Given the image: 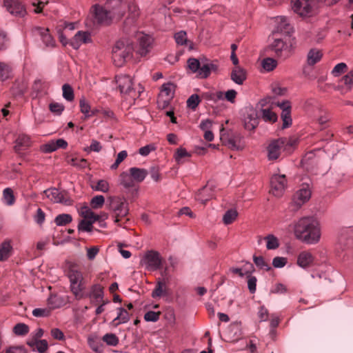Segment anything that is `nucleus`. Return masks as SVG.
<instances>
[{
  "label": "nucleus",
  "mask_w": 353,
  "mask_h": 353,
  "mask_svg": "<svg viewBox=\"0 0 353 353\" xmlns=\"http://www.w3.org/2000/svg\"><path fill=\"white\" fill-rule=\"evenodd\" d=\"M41 39L47 48H53L56 46V41L52 36L49 33L48 28H37Z\"/></svg>",
  "instance_id": "21"
},
{
  "label": "nucleus",
  "mask_w": 353,
  "mask_h": 353,
  "mask_svg": "<svg viewBox=\"0 0 353 353\" xmlns=\"http://www.w3.org/2000/svg\"><path fill=\"white\" fill-rule=\"evenodd\" d=\"M311 197V191L308 187H303L295 194L292 204L296 208H301L305 203L309 201Z\"/></svg>",
  "instance_id": "19"
},
{
  "label": "nucleus",
  "mask_w": 353,
  "mask_h": 353,
  "mask_svg": "<svg viewBox=\"0 0 353 353\" xmlns=\"http://www.w3.org/2000/svg\"><path fill=\"white\" fill-rule=\"evenodd\" d=\"M63 97L68 101L74 100V90L69 84H64L62 86Z\"/></svg>",
  "instance_id": "42"
},
{
  "label": "nucleus",
  "mask_w": 353,
  "mask_h": 353,
  "mask_svg": "<svg viewBox=\"0 0 353 353\" xmlns=\"http://www.w3.org/2000/svg\"><path fill=\"white\" fill-rule=\"evenodd\" d=\"M230 78L235 83L242 85L247 79V72L241 66H236L231 71Z\"/></svg>",
  "instance_id": "22"
},
{
  "label": "nucleus",
  "mask_w": 353,
  "mask_h": 353,
  "mask_svg": "<svg viewBox=\"0 0 353 353\" xmlns=\"http://www.w3.org/2000/svg\"><path fill=\"white\" fill-rule=\"evenodd\" d=\"M116 82L118 85L121 94L127 100L134 101L140 94L143 91V88L139 85L138 90H137L133 87V82L132 78L126 74H119L116 77Z\"/></svg>",
  "instance_id": "4"
},
{
  "label": "nucleus",
  "mask_w": 353,
  "mask_h": 353,
  "mask_svg": "<svg viewBox=\"0 0 353 353\" xmlns=\"http://www.w3.org/2000/svg\"><path fill=\"white\" fill-rule=\"evenodd\" d=\"M175 88L174 84L170 82L162 85L157 99V104L159 108L164 109L170 105V101L174 95Z\"/></svg>",
  "instance_id": "7"
},
{
  "label": "nucleus",
  "mask_w": 353,
  "mask_h": 353,
  "mask_svg": "<svg viewBox=\"0 0 353 353\" xmlns=\"http://www.w3.org/2000/svg\"><path fill=\"white\" fill-rule=\"evenodd\" d=\"M103 341L109 345L116 346L119 343L117 336L114 334H105L103 336Z\"/></svg>",
  "instance_id": "55"
},
{
  "label": "nucleus",
  "mask_w": 353,
  "mask_h": 353,
  "mask_svg": "<svg viewBox=\"0 0 353 353\" xmlns=\"http://www.w3.org/2000/svg\"><path fill=\"white\" fill-rule=\"evenodd\" d=\"M67 276L70 281V289L76 300H81L82 292L86 290V281L79 265L74 263L68 265Z\"/></svg>",
  "instance_id": "2"
},
{
  "label": "nucleus",
  "mask_w": 353,
  "mask_h": 353,
  "mask_svg": "<svg viewBox=\"0 0 353 353\" xmlns=\"http://www.w3.org/2000/svg\"><path fill=\"white\" fill-rule=\"evenodd\" d=\"M29 332V327L25 323H17L13 327V332L17 336H24Z\"/></svg>",
  "instance_id": "45"
},
{
  "label": "nucleus",
  "mask_w": 353,
  "mask_h": 353,
  "mask_svg": "<svg viewBox=\"0 0 353 353\" xmlns=\"http://www.w3.org/2000/svg\"><path fill=\"white\" fill-rule=\"evenodd\" d=\"M28 345L33 349L36 348L40 353L46 352L48 347L47 341L44 339L29 341Z\"/></svg>",
  "instance_id": "34"
},
{
  "label": "nucleus",
  "mask_w": 353,
  "mask_h": 353,
  "mask_svg": "<svg viewBox=\"0 0 353 353\" xmlns=\"http://www.w3.org/2000/svg\"><path fill=\"white\" fill-rule=\"evenodd\" d=\"M81 215L83 219L91 220L92 222H96L100 219L101 216L96 214L88 206L82 207L81 209Z\"/></svg>",
  "instance_id": "32"
},
{
  "label": "nucleus",
  "mask_w": 353,
  "mask_h": 353,
  "mask_svg": "<svg viewBox=\"0 0 353 353\" xmlns=\"http://www.w3.org/2000/svg\"><path fill=\"white\" fill-rule=\"evenodd\" d=\"M213 196L214 191L212 188L206 185L198 191L195 196V199L203 204H205L207 201L210 200Z\"/></svg>",
  "instance_id": "24"
},
{
  "label": "nucleus",
  "mask_w": 353,
  "mask_h": 353,
  "mask_svg": "<svg viewBox=\"0 0 353 353\" xmlns=\"http://www.w3.org/2000/svg\"><path fill=\"white\" fill-rule=\"evenodd\" d=\"M187 63L188 68L193 73L197 72L201 65L199 61L195 58L188 59Z\"/></svg>",
  "instance_id": "56"
},
{
  "label": "nucleus",
  "mask_w": 353,
  "mask_h": 353,
  "mask_svg": "<svg viewBox=\"0 0 353 353\" xmlns=\"http://www.w3.org/2000/svg\"><path fill=\"white\" fill-rule=\"evenodd\" d=\"M91 42L90 34L88 32L78 31L70 41V46L77 50L83 43Z\"/></svg>",
  "instance_id": "20"
},
{
  "label": "nucleus",
  "mask_w": 353,
  "mask_h": 353,
  "mask_svg": "<svg viewBox=\"0 0 353 353\" xmlns=\"http://www.w3.org/2000/svg\"><path fill=\"white\" fill-rule=\"evenodd\" d=\"M201 102L199 96L196 94H192L187 100V106L192 109L195 110Z\"/></svg>",
  "instance_id": "51"
},
{
  "label": "nucleus",
  "mask_w": 353,
  "mask_h": 353,
  "mask_svg": "<svg viewBox=\"0 0 353 353\" xmlns=\"http://www.w3.org/2000/svg\"><path fill=\"white\" fill-rule=\"evenodd\" d=\"M295 237L307 243L316 244L321 239V230L319 223L311 217H303L294 225Z\"/></svg>",
  "instance_id": "1"
},
{
  "label": "nucleus",
  "mask_w": 353,
  "mask_h": 353,
  "mask_svg": "<svg viewBox=\"0 0 353 353\" xmlns=\"http://www.w3.org/2000/svg\"><path fill=\"white\" fill-rule=\"evenodd\" d=\"M263 68L267 71H272L277 65V61L272 58H265L262 61L261 63Z\"/></svg>",
  "instance_id": "40"
},
{
  "label": "nucleus",
  "mask_w": 353,
  "mask_h": 353,
  "mask_svg": "<svg viewBox=\"0 0 353 353\" xmlns=\"http://www.w3.org/2000/svg\"><path fill=\"white\" fill-rule=\"evenodd\" d=\"M341 83H342L345 87L342 85L339 86L338 90L341 89L343 93L349 92L352 90L353 85V70L350 71L341 79Z\"/></svg>",
  "instance_id": "29"
},
{
  "label": "nucleus",
  "mask_w": 353,
  "mask_h": 353,
  "mask_svg": "<svg viewBox=\"0 0 353 353\" xmlns=\"http://www.w3.org/2000/svg\"><path fill=\"white\" fill-rule=\"evenodd\" d=\"M323 57L322 52L316 48L311 49L307 55V63L309 65H314L319 62Z\"/></svg>",
  "instance_id": "30"
},
{
  "label": "nucleus",
  "mask_w": 353,
  "mask_h": 353,
  "mask_svg": "<svg viewBox=\"0 0 353 353\" xmlns=\"http://www.w3.org/2000/svg\"><path fill=\"white\" fill-rule=\"evenodd\" d=\"M245 265L248 266V270H245V272H243V268H232L231 271L234 274H238L241 277L246 276L248 274L252 273L254 271V265L251 263L247 262Z\"/></svg>",
  "instance_id": "43"
},
{
  "label": "nucleus",
  "mask_w": 353,
  "mask_h": 353,
  "mask_svg": "<svg viewBox=\"0 0 353 353\" xmlns=\"http://www.w3.org/2000/svg\"><path fill=\"white\" fill-rule=\"evenodd\" d=\"M347 69V66L345 63H339L336 64L332 70V74L334 77H339L341 74L345 73Z\"/></svg>",
  "instance_id": "53"
},
{
  "label": "nucleus",
  "mask_w": 353,
  "mask_h": 353,
  "mask_svg": "<svg viewBox=\"0 0 353 353\" xmlns=\"http://www.w3.org/2000/svg\"><path fill=\"white\" fill-rule=\"evenodd\" d=\"M246 276L248 279V290L251 294H254L256 290L257 279L256 276L252 275V273L248 274Z\"/></svg>",
  "instance_id": "50"
},
{
  "label": "nucleus",
  "mask_w": 353,
  "mask_h": 353,
  "mask_svg": "<svg viewBox=\"0 0 353 353\" xmlns=\"http://www.w3.org/2000/svg\"><path fill=\"white\" fill-rule=\"evenodd\" d=\"M237 216L238 212L236 210H228L225 212L223 216V221L225 225H229L236 219Z\"/></svg>",
  "instance_id": "39"
},
{
  "label": "nucleus",
  "mask_w": 353,
  "mask_h": 353,
  "mask_svg": "<svg viewBox=\"0 0 353 353\" xmlns=\"http://www.w3.org/2000/svg\"><path fill=\"white\" fill-rule=\"evenodd\" d=\"M339 243L344 249L353 248V226L341 230Z\"/></svg>",
  "instance_id": "17"
},
{
  "label": "nucleus",
  "mask_w": 353,
  "mask_h": 353,
  "mask_svg": "<svg viewBox=\"0 0 353 353\" xmlns=\"http://www.w3.org/2000/svg\"><path fill=\"white\" fill-rule=\"evenodd\" d=\"M45 195L52 202L62 203L65 205H72L73 201L65 192H60L57 188H50L44 190Z\"/></svg>",
  "instance_id": "8"
},
{
  "label": "nucleus",
  "mask_w": 353,
  "mask_h": 353,
  "mask_svg": "<svg viewBox=\"0 0 353 353\" xmlns=\"http://www.w3.org/2000/svg\"><path fill=\"white\" fill-rule=\"evenodd\" d=\"M271 50L276 56L285 59L290 54V48L282 39H276L271 44Z\"/></svg>",
  "instance_id": "16"
},
{
  "label": "nucleus",
  "mask_w": 353,
  "mask_h": 353,
  "mask_svg": "<svg viewBox=\"0 0 353 353\" xmlns=\"http://www.w3.org/2000/svg\"><path fill=\"white\" fill-rule=\"evenodd\" d=\"M217 65L212 63H205L203 65H200L198 70V76L200 78L205 79L210 76L212 72L217 70Z\"/></svg>",
  "instance_id": "26"
},
{
  "label": "nucleus",
  "mask_w": 353,
  "mask_h": 353,
  "mask_svg": "<svg viewBox=\"0 0 353 353\" xmlns=\"http://www.w3.org/2000/svg\"><path fill=\"white\" fill-rule=\"evenodd\" d=\"M72 221V217L69 214H61L54 219V222L58 226H63L70 223Z\"/></svg>",
  "instance_id": "38"
},
{
  "label": "nucleus",
  "mask_w": 353,
  "mask_h": 353,
  "mask_svg": "<svg viewBox=\"0 0 353 353\" xmlns=\"http://www.w3.org/2000/svg\"><path fill=\"white\" fill-rule=\"evenodd\" d=\"M3 6L15 17H23L27 13L24 5L19 0H3Z\"/></svg>",
  "instance_id": "14"
},
{
  "label": "nucleus",
  "mask_w": 353,
  "mask_h": 353,
  "mask_svg": "<svg viewBox=\"0 0 353 353\" xmlns=\"http://www.w3.org/2000/svg\"><path fill=\"white\" fill-rule=\"evenodd\" d=\"M253 261L255 265L262 270H270V267L268 264L265 261L263 256H254Z\"/></svg>",
  "instance_id": "57"
},
{
  "label": "nucleus",
  "mask_w": 353,
  "mask_h": 353,
  "mask_svg": "<svg viewBox=\"0 0 353 353\" xmlns=\"http://www.w3.org/2000/svg\"><path fill=\"white\" fill-rule=\"evenodd\" d=\"M41 150L44 153H51L56 151L57 148L54 140H51L50 141L42 145L41 146Z\"/></svg>",
  "instance_id": "59"
},
{
  "label": "nucleus",
  "mask_w": 353,
  "mask_h": 353,
  "mask_svg": "<svg viewBox=\"0 0 353 353\" xmlns=\"http://www.w3.org/2000/svg\"><path fill=\"white\" fill-rule=\"evenodd\" d=\"M92 189L95 191H99L102 192H108L110 190L109 183L104 179L99 180L95 186H92Z\"/></svg>",
  "instance_id": "46"
},
{
  "label": "nucleus",
  "mask_w": 353,
  "mask_h": 353,
  "mask_svg": "<svg viewBox=\"0 0 353 353\" xmlns=\"http://www.w3.org/2000/svg\"><path fill=\"white\" fill-rule=\"evenodd\" d=\"M83 296L81 297V300L88 298L90 300V303L96 304L103 301V288L99 283L91 285L89 291L84 290L82 292Z\"/></svg>",
  "instance_id": "13"
},
{
  "label": "nucleus",
  "mask_w": 353,
  "mask_h": 353,
  "mask_svg": "<svg viewBox=\"0 0 353 353\" xmlns=\"http://www.w3.org/2000/svg\"><path fill=\"white\" fill-rule=\"evenodd\" d=\"M30 145V138L26 134H20L15 141V150L19 152L27 149Z\"/></svg>",
  "instance_id": "28"
},
{
  "label": "nucleus",
  "mask_w": 353,
  "mask_h": 353,
  "mask_svg": "<svg viewBox=\"0 0 353 353\" xmlns=\"http://www.w3.org/2000/svg\"><path fill=\"white\" fill-rule=\"evenodd\" d=\"M225 145L233 150H242L245 146L244 137L239 133H232L221 138Z\"/></svg>",
  "instance_id": "10"
},
{
  "label": "nucleus",
  "mask_w": 353,
  "mask_h": 353,
  "mask_svg": "<svg viewBox=\"0 0 353 353\" xmlns=\"http://www.w3.org/2000/svg\"><path fill=\"white\" fill-rule=\"evenodd\" d=\"M79 108L81 112L84 114L85 118H89L91 106L84 97H82L79 101Z\"/></svg>",
  "instance_id": "44"
},
{
  "label": "nucleus",
  "mask_w": 353,
  "mask_h": 353,
  "mask_svg": "<svg viewBox=\"0 0 353 353\" xmlns=\"http://www.w3.org/2000/svg\"><path fill=\"white\" fill-rule=\"evenodd\" d=\"M137 39V52L141 57H144L150 51L153 39L150 36L144 34H139Z\"/></svg>",
  "instance_id": "15"
},
{
  "label": "nucleus",
  "mask_w": 353,
  "mask_h": 353,
  "mask_svg": "<svg viewBox=\"0 0 353 353\" xmlns=\"http://www.w3.org/2000/svg\"><path fill=\"white\" fill-rule=\"evenodd\" d=\"M134 50L131 41L121 39L116 42L112 48V60L117 67H121L132 56Z\"/></svg>",
  "instance_id": "3"
},
{
  "label": "nucleus",
  "mask_w": 353,
  "mask_h": 353,
  "mask_svg": "<svg viewBox=\"0 0 353 353\" xmlns=\"http://www.w3.org/2000/svg\"><path fill=\"white\" fill-rule=\"evenodd\" d=\"M271 191L277 197L281 196L287 187L285 174H274L270 180Z\"/></svg>",
  "instance_id": "11"
},
{
  "label": "nucleus",
  "mask_w": 353,
  "mask_h": 353,
  "mask_svg": "<svg viewBox=\"0 0 353 353\" xmlns=\"http://www.w3.org/2000/svg\"><path fill=\"white\" fill-rule=\"evenodd\" d=\"M15 198L13 194V191L11 188H7L4 189L3 192V201L8 205H12L14 204Z\"/></svg>",
  "instance_id": "37"
},
{
  "label": "nucleus",
  "mask_w": 353,
  "mask_h": 353,
  "mask_svg": "<svg viewBox=\"0 0 353 353\" xmlns=\"http://www.w3.org/2000/svg\"><path fill=\"white\" fill-rule=\"evenodd\" d=\"M108 201L109 209L114 214V223H119L121 218L128 214V203L124 197L121 196H110Z\"/></svg>",
  "instance_id": "5"
},
{
  "label": "nucleus",
  "mask_w": 353,
  "mask_h": 353,
  "mask_svg": "<svg viewBox=\"0 0 353 353\" xmlns=\"http://www.w3.org/2000/svg\"><path fill=\"white\" fill-rule=\"evenodd\" d=\"M105 203V198L103 195H97L90 200V206L92 209L101 208Z\"/></svg>",
  "instance_id": "41"
},
{
  "label": "nucleus",
  "mask_w": 353,
  "mask_h": 353,
  "mask_svg": "<svg viewBox=\"0 0 353 353\" xmlns=\"http://www.w3.org/2000/svg\"><path fill=\"white\" fill-rule=\"evenodd\" d=\"M287 258L283 256H276L272 260V265L276 268H281L287 264Z\"/></svg>",
  "instance_id": "62"
},
{
  "label": "nucleus",
  "mask_w": 353,
  "mask_h": 353,
  "mask_svg": "<svg viewBox=\"0 0 353 353\" xmlns=\"http://www.w3.org/2000/svg\"><path fill=\"white\" fill-rule=\"evenodd\" d=\"M129 172L132 176L134 181L137 183L142 182L148 175V171L145 169L137 167L130 168Z\"/></svg>",
  "instance_id": "27"
},
{
  "label": "nucleus",
  "mask_w": 353,
  "mask_h": 353,
  "mask_svg": "<svg viewBox=\"0 0 353 353\" xmlns=\"http://www.w3.org/2000/svg\"><path fill=\"white\" fill-rule=\"evenodd\" d=\"M281 119L283 121L282 128H289L292 125L291 110H285L281 112Z\"/></svg>",
  "instance_id": "52"
},
{
  "label": "nucleus",
  "mask_w": 353,
  "mask_h": 353,
  "mask_svg": "<svg viewBox=\"0 0 353 353\" xmlns=\"http://www.w3.org/2000/svg\"><path fill=\"white\" fill-rule=\"evenodd\" d=\"M174 39L178 45L183 46L188 41L187 34L185 31H179L174 34Z\"/></svg>",
  "instance_id": "58"
},
{
  "label": "nucleus",
  "mask_w": 353,
  "mask_h": 353,
  "mask_svg": "<svg viewBox=\"0 0 353 353\" xmlns=\"http://www.w3.org/2000/svg\"><path fill=\"white\" fill-rule=\"evenodd\" d=\"M117 311V316L112 321V323L114 325H118L120 324H123L130 321V314L123 307H119Z\"/></svg>",
  "instance_id": "31"
},
{
  "label": "nucleus",
  "mask_w": 353,
  "mask_h": 353,
  "mask_svg": "<svg viewBox=\"0 0 353 353\" xmlns=\"http://www.w3.org/2000/svg\"><path fill=\"white\" fill-rule=\"evenodd\" d=\"M293 11L301 17H308L311 14L314 0H291Z\"/></svg>",
  "instance_id": "9"
},
{
  "label": "nucleus",
  "mask_w": 353,
  "mask_h": 353,
  "mask_svg": "<svg viewBox=\"0 0 353 353\" xmlns=\"http://www.w3.org/2000/svg\"><path fill=\"white\" fill-rule=\"evenodd\" d=\"M70 165L79 168H84L87 166L88 163L85 159L72 158L70 162Z\"/></svg>",
  "instance_id": "64"
},
{
  "label": "nucleus",
  "mask_w": 353,
  "mask_h": 353,
  "mask_svg": "<svg viewBox=\"0 0 353 353\" xmlns=\"http://www.w3.org/2000/svg\"><path fill=\"white\" fill-rule=\"evenodd\" d=\"M314 256L308 251L301 252L297 257V265L302 268H307L314 262Z\"/></svg>",
  "instance_id": "25"
},
{
  "label": "nucleus",
  "mask_w": 353,
  "mask_h": 353,
  "mask_svg": "<svg viewBox=\"0 0 353 353\" xmlns=\"http://www.w3.org/2000/svg\"><path fill=\"white\" fill-rule=\"evenodd\" d=\"M11 70L10 66L5 63L0 62V80L4 81L8 79L10 76Z\"/></svg>",
  "instance_id": "48"
},
{
  "label": "nucleus",
  "mask_w": 353,
  "mask_h": 353,
  "mask_svg": "<svg viewBox=\"0 0 353 353\" xmlns=\"http://www.w3.org/2000/svg\"><path fill=\"white\" fill-rule=\"evenodd\" d=\"M160 312L148 311L144 315L145 321L148 322H157L159 319Z\"/></svg>",
  "instance_id": "61"
},
{
  "label": "nucleus",
  "mask_w": 353,
  "mask_h": 353,
  "mask_svg": "<svg viewBox=\"0 0 353 353\" xmlns=\"http://www.w3.org/2000/svg\"><path fill=\"white\" fill-rule=\"evenodd\" d=\"M49 109L52 113L60 115L64 110V105L59 103H52L49 105Z\"/></svg>",
  "instance_id": "63"
},
{
  "label": "nucleus",
  "mask_w": 353,
  "mask_h": 353,
  "mask_svg": "<svg viewBox=\"0 0 353 353\" xmlns=\"http://www.w3.org/2000/svg\"><path fill=\"white\" fill-rule=\"evenodd\" d=\"M94 223L91 220L82 219L78 225V230L82 232H91L93 228L92 225Z\"/></svg>",
  "instance_id": "47"
},
{
  "label": "nucleus",
  "mask_w": 353,
  "mask_h": 353,
  "mask_svg": "<svg viewBox=\"0 0 353 353\" xmlns=\"http://www.w3.org/2000/svg\"><path fill=\"white\" fill-rule=\"evenodd\" d=\"M13 253L10 240H5L0 244V261H7Z\"/></svg>",
  "instance_id": "23"
},
{
  "label": "nucleus",
  "mask_w": 353,
  "mask_h": 353,
  "mask_svg": "<svg viewBox=\"0 0 353 353\" xmlns=\"http://www.w3.org/2000/svg\"><path fill=\"white\" fill-rule=\"evenodd\" d=\"M261 111L262 118L264 121L274 123L277 120L276 114L270 109H263Z\"/></svg>",
  "instance_id": "49"
},
{
  "label": "nucleus",
  "mask_w": 353,
  "mask_h": 353,
  "mask_svg": "<svg viewBox=\"0 0 353 353\" xmlns=\"http://www.w3.org/2000/svg\"><path fill=\"white\" fill-rule=\"evenodd\" d=\"M258 124V121L256 117H250L245 120V128L248 130H254Z\"/></svg>",
  "instance_id": "60"
},
{
  "label": "nucleus",
  "mask_w": 353,
  "mask_h": 353,
  "mask_svg": "<svg viewBox=\"0 0 353 353\" xmlns=\"http://www.w3.org/2000/svg\"><path fill=\"white\" fill-rule=\"evenodd\" d=\"M94 22L98 24H108L110 21L109 12L101 6L96 4L92 6Z\"/></svg>",
  "instance_id": "18"
},
{
  "label": "nucleus",
  "mask_w": 353,
  "mask_h": 353,
  "mask_svg": "<svg viewBox=\"0 0 353 353\" xmlns=\"http://www.w3.org/2000/svg\"><path fill=\"white\" fill-rule=\"evenodd\" d=\"M191 157V154L190 152H188L185 148H179L176 152H175V155H174V158H175V160L176 161H177L178 163H180L181 160L184 158V157Z\"/></svg>",
  "instance_id": "54"
},
{
  "label": "nucleus",
  "mask_w": 353,
  "mask_h": 353,
  "mask_svg": "<svg viewBox=\"0 0 353 353\" xmlns=\"http://www.w3.org/2000/svg\"><path fill=\"white\" fill-rule=\"evenodd\" d=\"M286 143L285 139L280 138L270 141L267 147V157L269 161L278 159Z\"/></svg>",
  "instance_id": "12"
},
{
  "label": "nucleus",
  "mask_w": 353,
  "mask_h": 353,
  "mask_svg": "<svg viewBox=\"0 0 353 353\" xmlns=\"http://www.w3.org/2000/svg\"><path fill=\"white\" fill-rule=\"evenodd\" d=\"M140 264L148 271H156L162 266V257L158 252L150 250L142 257Z\"/></svg>",
  "instance_id": "6"
},
{
  "label": "nucleus",
  "mask_w": 353,
  "mask_h": 353,
  "mask_svg": "<svg viewBox=\"0 0 353 353\" xmlns=\"http://www.w3.org/2000/svg\"><path fill=\"white\" fill-rule=\"evenodd\" d=\"M166 284L165 281H159L155 286V288L152 292L153 298L161 297L165 294Z\"/></svg>",
  "instance_id": "36"
},
{
  "label": "nucleus",
  "mask_w": 353,
  "mask_h": 353,
  "mask_svg": "<svg viewBox=\"0 0 353 353\" xmlns=\"http://www.w3.org/2000/svg\"><path fill=\"white\" fill-rule=\"evenodd\" d=\"M120 184L125 188H130L134 186V181L130 173L123 172L120 176Z\"/></svg>",
  "instance_id": "33"
},
{
  "label": "nucleus",
  "mask_w": 353,
  "mask_h": 353,
  "mask_svg": "<svg viewBox=\"0 0 353 353\" xmlns=\"http://www.w3.org/2000/svg\"><path fill=\"white\" fill-rule=\"evenodd\" d=\"M264 240L266 241V248L268 250H276L280 245L278 238L273 234L267 235L264 237Z\"/></svg>",
  "instance_id": "35"
}]
</instances>
